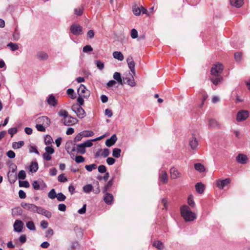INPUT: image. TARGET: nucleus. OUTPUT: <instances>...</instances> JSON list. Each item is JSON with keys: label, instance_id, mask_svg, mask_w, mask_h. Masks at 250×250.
<instances>
[{"label": "nucleus", "instance_id": "obj_21", "mask_svg": "<svg viewBox=\"0 0 250 250\" xmlns=\"http://www.w3.org/2000/svg\"><path fill=\"white\" fill-rule=\"evenodd\" d=\"M36 57L39 60L45 61L48 59V55L44 51H39L37 53Z\"/></svg>", "mask_w": 250, "mask_h": 250}, {"label": "nucleus", "instance_id": "obj_58", "mask_svg": "<svg viewBox=\"0 0 250 250\" xmlns=\"http://www.w3.org/2000/svg\"><path fill=\"white\" fill-rule=\"evenodd\" d=\"M83 52L86 53L88 52L92 51L93 50V48L90 45H87L83 47Z\"/></svg>", "mask_w": 250, "mask_h": 250}, {"label": "nucleus", "instance_id": "obj_59", "mask_svg": "<svg viewBox=\"0 0 250 250\" xmlns=\"http://www.w3.org/2000/svg\"><path fill=\"white\" fill-rule=\"evenodd\" d=\"M75 161L77 163H83L84 161V158L82 156H77L75 157Z\"/></svg>", "mask_w": 250, "mask_h": 250}, {"label": "nucleus", "instance_id": "obj_49", "mask_svg": "<svg viewBox=\"0 0 250 250\" xmlns=\"http://www.w3.org/2000/svg\"><path fill=\"white\" fill-rule=\"evenodd\" d=\"M56 198L59 201L62 202L65 200L66 196L63 193L60 192L57 195Z\"/></svg>", "mask_w": 250, "mask_h": 250}, {"label": "nucleus", "instance_id": "obj_16", "mask_svg": "<svg viewBox=\"0 0 250 250\" xmlns=\"http://www.w3.org/2000/svg\"><path fill=\"white\" fill-rule=\"evenodd\" d=\"M14 230L17 232H21L23 229V223L19 220H16L14 224Z\"/></svg>", "mask_w": 250, "mask_h": 250}, {"label": "nucleus", "instance_id": "obj_46", "mask_svg": "<svg viewBox=\"0 0 250 250\" xmlns=\"http://www.w3.org/2000/svg\"><path fill=\"white\" fill-rule=\"evenodd\" d=\"M85 169L88 171H91L93 169H95L97 168V165L95 164H92L89 165H86L85 166Z\"/></svg>", "mask_w": 250, "mask_h": 250}, {"label": "nucleus", "instance_id": "obj_31", "mask_svg": "<svg viewBox=\"0 0 250 250\" xmlns=\"http://www.w3.org/2000/svg\"><path fill=\"white\" fill-rule=\"evenodd\" d=\"M38 169V164L37 162H32L29 166V170L31 172H35Z\"/></svg>", "mask_w": 250, "mask_h": 250}, {"label": "nucleus", "instance_id": "obj_8", "mask_svg": "<svg viewBox=\"0 0 250 250\" xmlns=\"http://www.w3.org/2000/svg\"><path fill=\"white\" fill-rule=\"evenodd\" d=\"M62 122L65 125L70 126L77 123L78 120L75 118L69 116L67 118H63Z\"/></svg>", "mask_w": 250, "mask_h": 250}, {"label": "nucleus", "instance_id": "obj_7", "mask_svg": "<svg viewBox=\"0 0 250 250\" xmlns=\"http://www.w3.org/2000/svg\"><path fill=\"white\" fill-rule=\"evenodd\" d=\"M72 109L76 113L78 118L82 119L85 116V112L84 109L80 106H73Z\"/></svg>", "mask_w": 250, "mask_h": 250}, {"label": "nucleus", "instance_id": "obj_38", "mask_svg": "<svg viewBox=\"0 0 250 250\" xmlns=\"http://www.w3.org/2000/svg\"><path fill=\"white\" fill-rule=\"evenodd\" d=\"M121 149L118 148H115L112 151V156L115 158H119L121 156Z\"/></svg>", "mask_w": 250, "mask_h": 250}, {"label": "nucleus", "instance_id": "obj_23", "mask_svg": "<svg viewBox=\"0 0 250 250\" xmlns=\"http://www.w3.org/2000/svg\"><path fill=\"white\" fill-rule=\"evenodd\" d=\"M131 75V78H124L125 81H126V83L130 86L133 87L136 85V82L133 78V74L132 73L130 74Z\"/></svg>", "mask_w": 250, "mask_h": 250}, {"label": "nucleus", "instance_id": "obj_47", "mask_svg": "<svg viewBox=\"0 0 250 250\" xmlns=\"http://www.w3.org/2000/svg\"><path fill=\"white\" fill-rule=\"evenodd\" d=\"M82 133H83V136L84 137H91L94 135V132L93 131L89 130H84L82 131Z\"/></svg>", "mask_w": 250, "mask_h": 250}, {"label": "nucleus", "instance_id": "obj_41", "mask_svg": "<svg viewBox=\"0 0 250 250\" xmlns=\"http://www.w3.org/2000/svg\"><path fill=\"white\" fill-rule=\"evenodd\" d=\"M27 228L30 230H35L36 229L34 223L33 221H28L26 223Z\"/></svg>", "mask_w": 250, "mask_h": 250}, {"label": "nucleus", "instance_id": "obj_44", "mask_svg": "<svg viewBox=\"0 0 250 250\" xmlns=\"http://www.w3.org/2000/svg\"><path fill=\"white\" fill-rule=\"evenodd\" d=\"M7 46L10 47L12 51H15L19 49V46L17 43L10 42L7 44Z\"/></svg>", "mask_w": 250, "mask_h": 250}, {"label": "nucleus", "instance_id": "obj_30", "mask_svg": "<svg viewBox=\"0 0 250 250\" xmlns=\"http://www.w3.org/2000/svg\"><path fill=\"white\" fill-rule=\"evenodd\" d=\"M195 169L200 172H202L205 171V168L204 165L201 163H196L194 165Z\"/></svg>", "mask_w": 250, "mask_h": 250}, {"label": "nucleus", "instance_id": "obj_26", "mask_svg": "<svg viewBox=\"0 0 250 250\" xmlns=\"http://www.w3.org/2000/svg\"><path fill=\"white\" fill-rule=\"evenodd\" d=\"M113 57L118 60L119 61H122L124 60V57L123 54L119 51H115L113 53Z\"/></svg>", "mask_w": 250, "mask_h": 250}, {"label": "nucleus", "instance_id": "obj_51", "mask_svg": "<svg viewBox=\"0 0 250 250\" xmlns=\"http://www.w3.org/2000/svg\"><path fill=\"white\" fill-rule=\"evenodd\" d=\"M18 177L20 179H24L26 177V173L24 170H21L19 172Z\"/></svg>", "mask_w": 250, "mask_h": 250}, {"label": "nucleus", "instance_id": "obj_28", "mask_svg": "<svg viewBox=\"0 0 250 250\" xmlns=\"http://www.w3.org/2000/svg\"><path fill=\"white\" fill-rule=\"evenodd\" d=\"M24 145V142L23 141H20L18 142H13L12 143V147L13 149H19L21 148Z\"/></svg>", "mask_w": 250, "mask_h": 250}, {"label": "nucleus", "instance_id": "obj_40", "mask_svg": "<svg viewBox=\"0 0 250 250\" xmlns=\"http://www.w3.org/2000/svg\"><path fill=\"white\" fill-rule=\"evenodd\" d=\"M153 246L159 250H163L164 248V245L160 241H156L153 243Z\"/></svg>", "mask_w": 250, "mask_h": 250}, {"label": "nucleus", "instance_id": "obj_55", "mask_svg": "<svg viewBox=\"0 0 250 250\" xmlns=\"http://www.w3.org/2000/svg\"><path fill=\"white\" fill-rule=\"evenodd\" d=\"M83 133L82 132H80L79 134H78L75 137L74 139V141L75 142H77L80 141L83 138Z\"/></svg>", "mask_w": 250, "mask_h": 250}, {"label": "nucleus", "instance_id": "obj_2", "mask_svg": "<svg viewBox=\"0 0 250 250\" xmlns=\"http://www.w3.org/2000/svg\"><path fill=\"white\" fill-rule=\"evenodd\" d=\"M36 128L38 131L44 132L45 128L48 127L51 123L50 120L46 116H41L36 120Z\"/></svg>", "mask_w": 250, "mask_h": 250}, {"label": "nucleus", "instance_id": "obj_48", "mask_svg": "<svg viewBox=\"0 0 250 250\" xmlns=\"http://www.w3.org/2000/svg\"><path fill=\"white\" fill-rule=\"evenodd\" d=\"M53 142V139L50 135H46L44 138V143L46 145H49Z\"/></svg>", "mask_w": 250, "mask_h": 250}, {"label": "nucleus", "instance_id": "obj_12", "mask_svg": "<svg viewBox=\"0 0 250 250\" xmlns=\"http://www.w3.org/2000/svg\"><path fill=\"white\" fill-rule=\"evenodd\" d=\"M208 127L211 129H219L220 125L215 120L209 119L208 122Z\"/></svg>", "mask_w": 250, "mask_h": 250}, {"label": "nucleus", "instance_id": "obj_42", "mask_svg": "<svg viewBox=\"0 0 250 250\" xmlns=\"http://www.w3.org/2000/svg\"><path fill=\"white\" fill-rule=\"evenodd\" d=\"M67 93L72 99H74L76 98V96L74 93V90L72 88H69L67 90Z\"/></svg>", "mask_w": 250, "mask_h": 250}, {"label": "nucleus", "instance_id": "obj_37", "mask_svg": "<svg viewBox=\"0 0 250 250\" xmlns=\"http://www.w3.org/2000/svg\"><path fill=\"white\" fill-rule=\"evenodd\" d=\"M83 191L85 193H89L93 189V186L91 184H87L85 185L83 188Z\"/></svg>", "mask_w": 250, "mask_h": 250}, {"label": "nucleus", "instance_id": "obj_17", "mask_svg": "<svg viewBox=\"0 0 250 250\" xmlns=\"http://www.w3.org/2000/svg\"><path fill=\"white\" fill-rule=\"evenodd\" d=\"M189 144L192 149H195L198 147V142L196 138L194 135H192V137L190 138Z\"/></svg>", "mask_w": 250, "mask_h": 250}, {"label": "nucleus", "instance_id": "obj_25", "mask_svg": "<svg viewBox=\"0 0 250 250\" xmlns=\"http://www.w3.org/2000/svg\"><path fill=\"white\" fill-rule=\"evenodd\" d=\"M47 103L49 105L55 106L57 105V101L53 95H51L47 99Z\"/></svg>", "mask_w": 250, "mask_h": 250}, {"label": "nucleus", "instance_id": "obj_61", "mask_svg": "<svg viewBox=\"0 0 250 250\" xmlns=\"http://www.w3.org/2000/svg\"><path fill=\"white\" fill-rule=\"evenodd\" d=\"M17 131L18 130L16 127H12L8 129V133L11 135V136L16 134Z\"/></svg>", "mask_w": 250, "mask_h": 250}, {"label": "nucleus", "instance_id": "obj_64", "mask_svg": "<svg viewBox=\"0 0 250 250\" xmlns=\"http://www.w3.org/2000/svg\"><path fill=\"white\" fill-rule=\"evenodd\" d=\"M7 156L9 158H14L15 157V152L12 151V150H9L8 151H7Z\"/></svg>", "mask_w": 250, "mask_h": 250}, {"label": "nucleus", "instance_id": "obj_9", "mask_svg": "<svg viewBox=\"0 0 250 250\" xmlns=\"http://www.w3.org/2000/svg\"><path fill=\"white\" fill-rule=\"evenodd\" d=\"M71 32L73 34L76 36H78L82 34V27L77 24H73L70 27Z\"/></svg>", "mask_w": 250, "mask_h": 250}, {"label": "nucleus", "instance_id": "obj_15", "mask_svg": "<svg viewBox=\"0 0 250 250\" xmlns=\"http://www.w3.org/2000/svg\"><path fill=\"white\" fill-rule=\"evenodd\" d=\"M159 180L164 184H166L167 182L168 176L166 170H162L160 171Z\"/></svg>", "mask_w": 250, "mask_h": 250}, {"label": "nucleus", "instance_id": "obj_63", "mask_svg": "<svg viewBox=\"0 0 250 250\" xmlns=\"http://www.w3.org/2000/svg\"><path fill=\"white\" fill-rule=\"evenodd\" d=\"M42 157L43 159L45 160L46 161H50L51 159V156L50 154H48L46 152H44L43 155Z\"/></svg>", "mask_w": 250, "mask_h": 250}, {"label": "nucleus", "instance_id": "obj_60", "mask_svg": "<svg viewBox=\"0 0 250 250\" xmlns=\"http://www.w3.org/2000/svg\"><path fill=\"white\" fill-rule=\"evenodd\" d=\"M131 37L133 39H136L138 37V32L135 29H132L131 31Z\"/></svg>", "mask_w": 250, "mask_h": 250}, {"label": "nucleus", "instance_id": "obj_50", "mask_svg": "<svg viewBox=\"0 0 250 250\" xmlns=\"http://www.w3.org/2000/svg\"><path fill=\"white\" fill-rule=\"evenodd\" d=\"M58 180L60 182H65L67 181V179L63 173L61 174L58 176Z\"/></svg>", "mask_w": 250, "mask_h": 250}, {"label": "nucleus", "instance_id": "obj_34", "mask_svg": "<svg viewBox=\"0 0 250 250\" xmlns=\"http://www.w3.org/2000/svg\"><path fill=\"white\" fill-rule=\"evenodd\" d=\"M132 11L133 14L136 16H139L141 14V7H139L136 5L132 6Z\"/></svg>", "mask_w": 250, "mask_h": 250}, {"label": "nucleus", "instance_id": "obj_57", "mask_svg": "<svg viewBox=\"0 0 250 250\" xmlns=\"http://www.w3.org/2000/svg\"><path fill=\"white\" fill-rule=\"evenodd\" d=\"M102 157H106L109 155V150L107 148H104L103 150L102 149Z\"/></svg>", "mask_w": 250, "mask_h": 250}, {"label": "nucleus", "instance_id": "obj_62", "mask_svg": "<svg viewBox=\"0 0 250 250\" xmlns=\"http://www.w3.org/2000/svg\"><path fill=\"white\" fill-rule=\"evenodd\" d=\"M98 171L100 173H104L106 171V168L104 165H100L98 167Z\"/></svg>", "mask_w": 250, "mask_h": 250}, {"label": "nucleus", "instance_id": "obj_13", "mask_svg": "<svg viewBox=\"0 0 250 250\" xmlns=\"http://www.w3.org/2000/svg\"><path fill=\"white\" fill-rule=\"evenodd\" d=\"M230 182L229 178H226L222 180L216 181V186L220 189H223L225 186L228 185Z\"/></svg>", "mask_w": 250, "mask_h": 250}, {"label": "nucleus", "instance_id": "obj_18", "mask_svg": "<svg viewBox=\"0 0 250 250\" xmlns=\"http://www.w3.org/2000/svg\"><path fill=\"white\" fill-rule=\"evenodd\" d=\"M104 200L107 205H111L113 203V196L108 192H106L104 196Z\"/></svg>", "mask_w": 250, "mask_h": 250}, {"label": "nucleus", "instance_id": "obj_56", "mask_svg": "<svg viewBox=\"0 0 250 250\" xmlns=\"http://www.w3.org/2000/svg\"><path fill=\"white\" fill-rule=\"evenodd\" d=\"M45 152L50 155L52 154L54 152V149L49 146H47L45 148Z\"/></svg>", "mask_w": 250, "mask_h": 250}, {"label": "nucleus", "instance_id": "obj_35", "mask_svg": "<svg viewBox=\"0 0 250 250\" xmlns=\"http://www.w3.org/2000/svg\"><path fill=\"white\" fill-rule=\"evenodd\" d=\"M8 177L10 183H14L16 181L17 179L16 173H13L12 172L10 173V172H9L8 173Z\"/></svg>", "mask_w": 250, "mask_h": 250}, {"label": "nucleus", "instance_id": "obj_4", "mask_svg": "<svg viewBox=\"0 0 250 250\" xmlns=\"http://www.w3.org/2000/svg\"><path fill=\"white\" fill-rule=\"evenodd\" d=\"M21 207H22L24 209L33 213H38L40 207L33 204L26 203L23 202L21 203Z\"/></svg>", "mask_w": 250, "mask_h": 250}, {"label": "nucleus", "instance_id": "obj_19", "mask_svg": "<svg viewBox=\"0 0 250 250\" xmlns=\"http://www.w3.org/2000/svg\"><path fill=\"white\" fill-rule=\"evenodd\" d=\"M248 157L244 154H239L236 157L237 161L241 164H245L248 162Z\"/></svg>", "mask_w": 250, "mask_h": 250}, {"label": "nucleus", "instance_id": "obj_43", "mask_svg": "<svg viewBox=\"0 0 250 250\" xmlns=\"http://www.w3.org/2000/svg\"><path fill=\"white\" fill-rule=\"evenodd\" d=\"M56 193L54 188L52 189L48 193V196L51 199H54L57 197Z\"/></svg>", "mask_w": 250, "mask_h": 250}, {"label": "nucleus", "instance_id": "obj_24", "mask_svg": "<svg viewBox=\"0 0 250 250\" xmlns=\"http://www.w3.org/2000/svg\"><path fill=\"white\" fill-rule=\"evenodd\" d=\"M230 2L231 5L236 7H241L243 3V0H230Z\"/></svg>", "mask_w": 250, "mask_h": 250}, {"label": "nucleus", "instance_id": "obj_32", "mask_svg": "<svg viewBox=\"0 0 250 250\" xmlns=\"http://www.w3.org/2000/svg\"><path fill=\"white\" fill-rule=\"evenodd\" d=\"M113 78L116 80L120 84H123V81L121 78V74L116 72L113 74Z\"/></svg>", "mask_w": 250, "mask_h": 250}, {"label": "nucleus", "instance_id": "obj_45", "mask_svg": "<svg viewBox=\"0 0 250 250\" xmlns=\"http://www.w3.org/2000/svg\"><path fill=\"white\" fill-rule=\"evenodd\" d=\"M83 7H79L74 9V13L77 16H81L83 14Z\"/></svg>", "mask_w": 250, "mask_h": 250}, {"label": "nucleus", "instance_id": "obj_52", "mask_svg": "<svg viewBox=\"0 0 250 250\" xmlns=\"http://www.w3.org/2000/svg\"><path fill=\"white\" fill-rule=\"evenodd\" d=\"M19 186L20 187L29 188L30 184L27 181H20L19 182Z\"/></svg>", "mask_w": 250, "mask_h": 250}, {"label": "nucleus", "instance_id": "obj_27", "mask_svg": "<svg viewBox=\"0 0 250 250\" xmlns=\"http://www.w3.org/2000/svg\"><path fill=\"white\" fill-rule=\"evenodd\" d=\"M195 188L197 192L199 193H203L205 189L204 185L201 183H198L195 185Z\"/></svg>", "mask_w": 250, "mask_h": 250}, {"label": "nucleus", "instance_id": "obj_36", "mask_svg": "<svg viewBox=\"0 0 250 250\" xmlns=\"http://www.w3.org/2000/svg\"><path fill=\"white\" fill-rule=\"evenodd\" d=\"M210 80L214 85H217L223 81V79L219 76L215 78H210Z\"/></svg>", "mask_w": 250, "mask_h": 250}, {"label": "nucleus", "instance_id": "obj_22", "mask_svg": "<svg viewBox=\"0 0 250 250\" xmlns=\"http://www.w3.org/2000/svg\"><path fill=\"white\" fill-rule=\"evenodd\" d=\"M38 213L39 214H42L45 216L47 218H49L51 217V213L47 210L45 209L42 207H40L38 210Z\"/></svg>", "mask_w": 250, "mask_h": 250}, {"label": "nucleus", "instance_id": "obj_1", "mask_svg": "<svg viewBox=\"0 0 250 250\" xmlns=\"http://www.w3.org/2000/svg\"><path fill=\"white\" fill-rule=\"evenodd\" d=\"M180 212L182 217L186 222L192 221L196 218V214L192 211L189 207L186 205L181 207Z\"/></svg>", "mask_w": 250, "mask_h": 250}, {"label": "nucleus", "instance_id": "obj_29", "mask_svg": "<svg viewBox=\"0 0 250 250\" xmlns=\"http://www.w3.org/2000/svg\"><path fill=\"white\" fill-rule=\"evenodd\" d=\"M77 151L82 154L85 153V147L83 144H81L77 145Z\"/></svg>", "mask_w": 250, "mask_h": 250}, {"label": "nucleus", "instance_id": "obj_39", "mask_svg": "<svg viewBox=\"0 0 250 250\" xmlns=\"http://www.w3.org/2000/svg\"><path fill=\"white\" fill-rule=\"evenodd\" d=\"M22 209L19 207L15 208L12 209V214L14 216L21 215L22 214Z\"/></svg>", "mask_w": 250, "mask_h": 250}, {"label": "nucleus", "instance_id": "obj_5", "mask_svg": "<svg viewBox=\"0 0 250 250\" xmlns=\"http://www.w3.org/2000/svg\"><path fill=\"white\" fill-rule=\"evenodd\" d=\"M77 92L80 96L83 97L84 98H87L90 95V91L83 85L81 84L77 90Z\"/></svg>", "mask_w": 250, "mask_h": 250}, {"label": "nucleus", "instance_id": "obj_14", "mask_svg": "<svg viewBox=\"0 0 250 250\" xmlns=\"http://www.w3.org/2000/svg\"><path fill=\"white\" fill-rule=\"evenodd\" d=\"M170 177L172 179H176L181 177V173L175 167H173L170 169Z\"/></svg>", "mask_w": 250, "mask_h": 250}, {"label": "nucleus", "instance_id": "obj_53", "mask_svg": "<svg viewBox=\"0 0 250 250\" xmlns=\"http://www.w3.org/2000/svg\"><path fill=\"white\" fill-rule=\"evenodd\" d=\"M97 67L101 70H103L104 68V65L103 62L98 60L95 62Z\"/></svg>", "mask_w": 250, "mask_h": 250}, {"label": "nucleus", "instance_id": "obj_11", "mask_svg": "<svg viewBox=\"0 0 250 250\" xmlns=\"http://www.w3.org/2000/svg\"><path fill=\"white\" fill-rule=\"evenodd\" d=\"M32 186L35 190L42 189L46 187L45 184L42 180L34 181Z\"/></svg>", "mask_w": 250, "mask_h": 250}, {"label": "nucleus", "instance_id": "obj_54", "mask_svg": "<svg viewBox=\"0 0 250 250\" xmlns=\"http://www.w3.org/2000/svg\"><path fill=\"white\" fill-rule=\"evenodd\" d=\"M59 115L60 116L63 117V118H67L69 116L67 112L65 110H61L59 112Z\"/></svg>", "mask_w": 250, "mask_h": 250}, {"label": "nucleus", "instance_id": "obj_20", "mask_svg": "<svg viewBox=\"0 0 250 250\" xmlns=\"http://www.w3.org/2000/svg\"><path fill=\"white\" fill-rule=\"evenodd\" d=\"M117 137L115 134H113L112 136L108 139H107L105 142V145L107 146L110 147L113 146L117 141Z\"/></svg>", "mask_w": 250, "mask_h": 250}, {"label": "nucleus", "instance_id": "obj_33", "mask_svg": "<svg viewBox=\"0 0 250 250\" xmlns=\"http://www.w3.org/2000/svg\"><path fill=\"white\" fill-rule=\"evenodd\" d=\"M188 204L191 208H194L195 206V203L194 201L193 196L190 195L188 198Z\"/></svg>", "mask_w": 250, "mask_h": 250}, {"label": "nucleus", "instance_id": "obj_10", "mask_svg": "<svg viewBox=\"0 0 250 250\" xmlns=\"http://www.w3.org/2000/svg\"><path fill=\"white\" fill-rule=\"evenodd\" d=\"M126 62L128 66L129 69L130 70L131 73L135 75V64L134 62L133 59L132 57L129 56L126 59Z\"/></svg>", "mask_w": 250, "mask_h": 250}, {"label": "nucleus", "instance_id": "obj_6", "mask_svg": "<svg viewBox=\"0 0 250 250\" xmlns=\"http://www.w3.org/2000/svg\"><path fill=\"white\" fill-rule=\"evenodd\" d=\"M249 116V112L248 110H242L238 112L236 120L238 122H242L246 120Z\"/></svg>", "mask_w": 250, "mask_h": 250}, {"label": "nucleus", "instance_id": "obj_3", "mask_svg": "<svg viewBox=\"0 0 250 250\" xmlns=\"http://www.w3.org/2000/svg\"><path fill=\"white\" fill-rule=\"evenodd\" d=\"M224 69V66L222 63L216 62L214 64L211 69V75L218 77L222 73Z\"/></svg>", "mask_w": 250, "mask_h": 250}]
</instances>
